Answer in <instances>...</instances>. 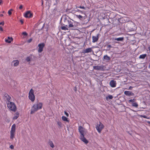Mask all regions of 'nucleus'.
Segmentation results:
<instances>
[{"mask_svg":"<svg viewBox=\"0 0 150 150\" xmlns=\"http://www.w3.org/2000/svg\"><path fill=\"white\" fill-rule=\"evenodd\" d=\"M42 103L40 102H38L34 104L32 107L30 114H32L38 110L42 109Z\"/></svg>","mask_w":150,"mask_h":150,"instance_id":"f257e3e1","label":"nucleus"},{"mask_svg":"<svg viewBox=\"0 0 150 150\" xmlns=\"http://www.w3.org/2000/svg\"><path fill=\"white\" fill-rule=\"evenodd\" d=\"M7 107L12 111L15 112L16 110V108L15 103L10 101H8L7 103Z\"/></svg>","mask_w":150,"mask_h":150,"instance_id":"f03ea898","label":"nucleus"},{"mask_svg":"<svg viewBox=\"0 0 150 150\" xmlns=\"http://www.w3.org/2000/svg\"><path fill=\"white\" fill-rule=\"evenodd\" d=\"M104 127V126L100 122H99V124H97L96 127V129L99 133H101L102 129Z\"/></svg>","mask_w":150,"mask_h":150,"instance_id":"7ed1b4c3","label":"nucleus"},{"mask_svg":"<svg viewBox=\"0 0 150 150\" xmlns=\"http://www.w3.org/2000/svg\"><path fill=\"white\" fill-rule=\"evenodd\" d=\"M93 69L97 70H104L105 68V67L103 65H97L93 67Z\"/></svg>","mask_w":150,"mask_h":150,"instance_id":"20e7f679","label":"nucleus"},{"mask_svg":"<svg viewBox=\"0 0 150 150\" xmlns=\"http://www.w3.org/2000/svg\"><path fill=\"white\" fill-rule=\"evenodd\" d=\"M45 46V44L43 43H42L39 44L38 45V52L39 53L41 52L43 50L44 47Z\"/></svg>","mask_w":150,"mask_h":150,"instance_id":"39448f33","label":"nucleus"},{"mask_svg":"<svg viewBox=\"0 0 150 150\" xmlns=\"http://www.w3.org/2000/svg\"><path fill=\"white\" fill-rule=\"evenodd\" d=\"M85 129L81 126H79L78 128L80 134V136L84 135Z\"/></svg>","mask_w":150,"mask_h":150,"instance_id":"423d86ee","label":"nucleus"},{"mask_svg":"<svg viewBox=\"0 0 150 150\" xmlns=\"http://www.w3.org/2000/svg\"><path fill=\"white\" fill-rule=\"evenodd\" d=\"M32 16L33 14L31 13L30 11H28L26 12L24 15V17L26 18H30Z\"/></svg>","mask_w":150,"mask_h":150,"instance_id":"0eeeda50","label":"nucleus"},{"mask_svg":"<svg viewBox=\"0 0 150 150\" xmlns=\"http://www.w3.org/2000/svg\"><path fill=\"white\" fill-rule=\"evenodd\" d=\"M4 98L5 99H6L7 101L6 103L8 101H10V100L11 98V97L7 93H4Z\"/></svg>","mask_w":150,"mask_h":150,"instance_id":"6e6552de","label":"nucleus"},{"mask_svg":"<svg viewBox=\"0 0 150 150\" xmlns=\"http://www.w3.org/2000/svg\"><path fill=\"white\" fill-rule=\"evenodd\" d=\"M80 139L85 144H87L88 143V141L84 137V135L80 136Z\"/></svg>","mask_w":150,"mask_h":150,"instance_id":"1a4fd4ad","label":"nucleus"},{"mask_svg":"<svg viewBox=\"0 0 150 150\" xmlns=\"http://www.w3.org/2000/svg\"><path fill=\"white\" fill-rule=\"evenodd\" d=\"M99 34H98L96 36H92V42H97L98 41V40L99 36Z\"/></svg>","mask_w":150,"mask_h":150,"instance_id":"9d476101","label":"nucleus"},{"mask_svg":"<svg viewBox=\"0 0 150 150\" xmlns=\"http://www.w3.org/2000/svg\"><path fill=\"white\" fill-rule=\"evenodd\" d=\"M124 93L126 95L129 96H134V95L133 93L129 91H125L124 92Z\"/></svg>","mask_w":150,"mask_h":150,"instance_id":"9b49d317","label":"nucleus"},{"mask_svg":"<svg viewBox=\"0 0 150 150\" xmlns=\"http://www.w3.org/2000/svg\"><path fill=\"white\" fill-rule=\"evenodd\" d=\"M28 97L32 102H33L35 100V97L34 94L29 95Z\"/></svg>","mask_w":150,"mask_h":150,"instance_id":"f8f14e48","label":"nucleus"},{"mask_svg":"<svg viewBox=\"0 0 150 150\" xmlns=\"http://www.w3.org/2000/svg\"><path fill=\"white\" fill-rule=\"evenodd\" d=\"M92 51V50L91 48H88L86 49L83 51V53H84L90 52Z\"/></svg>","mask_w":150,"mask_h":150,"instance_id":"ddd939ff","label":"nucleus"},{"mask_svg":"<svg viewBox=\"0 0 150 150\" xmlns=\"http://www.w3.org/2000/svg\"><path fill=\"white\" fill-rule=\"evenodd\" d=\"M13 38L12 37H8V39L5 40V41L6 42L10 43L12 41H13Z\"/></svg>","mask_w":150,"mask_h":150,"instance_id":"4468645a","label":"nucleus"},{"mask_svg":"<svg viewBox=\"0 0 150 150\" xmlns=\"http://www.w3.org/2000/svg\"><path fill=\"white\" fill-rule=\"evenodd\" d=\"M76 16L77 18H79L80 20H81L83 18H86L87 17V16L85 15V14H84L83 16H82L80 15H77Z\"/></svg>","mask_w":150,"mask_h":150,"instance_id":"2eb2a0df","label":"nucleus"},{"mask_svg":"<svg viewBox=\"0 0 150 150\" xmlns=\"http://www.w3.org/2000/svg\"><path fill=\"white\" fill-rule=\"evenodd\" d=\"M12 62L14 63L13 66L14 67L17 66L19 63V61L18 60H14Z\"/></svg>","mask_w":150,"mask_h":150,"instance_id":"dca6fc26","label":"nucleus"},{"mask_svg":"<svg viewBox=\"0 0 150 150\" xmlns=\"http://www.w3.org/2000/svg\"><path fill=\"white\" fill-rule=\"evenodd\" d=\"M16 125L13 124L12 126L11 132H15L16 130Z\"/></svg>","mask_w":150,"mask_h":150,"instance_id":"f3484780","label":"nucleus"},{"mask_svg":"<svg viewBox=\"0 0 150 150\" xmlns=\"http://www.w3.org/2000/svg\"><path fill=\"white\" fill-rule=\"evenodd\" d=\"M15 132H10V138L11 139H12V140H13L14 138V137Z\"/></svg>","mask_w":150,"mask_h":150,"instance_id":"a211bd4d","label":"nucleus"},{"mask_svg":"<svg viewBox=\"0 0 150 150\" xmlns=\"http://www.w3.org/2000/svg\"><path fill=\"white\" fill-rule=\"evenodd\" d=\"M62 120L64 121L67 122H69V120H68V118H67L66 117L64 116H63L62 117Z\"/></svg>","mask_w":150,"mask_h":150,"instance_id":"6ab92c4d","label":"nucleus"},{"mask_svg":"<svg viewBox=\"0 0 150 150\" xmlns=\"http://www.w3.org/2000/svg\"><path fill=\"white\" fill-rule=\"evenodd\" d=\"M69 25L68 27L69 28H74V26L73 25V23L71 22V21H68Z\"/></svg>","mask_w":150,"mask_h":150,"instance_id":"aec40b11","label":"nucleus"},{"mask_svg":"<svg viewBox=\"0 0 150 150\" xmlns=\"http://www.w3.org/2000/svg\"><path fill=\"white\" fill-rule=\"evenodd\" d=\"M48 144L50 145V146L52 148L54 147V146L53 144V143L52 142L51 140H50L48 142Z\"/></svg>","mask_w":150,"mask_h":150,"instance_id":"412c9836","label":"nucleus"},{"mask_svg":"<svg viewBox=\"0 0 150 150\" xmlns=\"http://www.w3.org/2000/svg\"><path fill=\"white\" fill-rule=\"evenodd\" d=\"M113 98V96L111 95H108L106 97V100H108L109 99H112Z\"/></svg>","mask_w":150,"mask_h":150,"instance_id":"4be33fe9","label":"nucleus"},{"mask_svg":"<svg viewBox=\"0 0 150 150\" xmlns=\"http://www.w3.org/2000/svg\"><path fill=\"white\" fill-rule=\"evenodd\" d=\"M132 106L135 107L136 108H138V104L136 102H134V103H132Z\"/></svg>","mask_w":150,"mask_h":150,"instance_id":"5701e85b","label":"nucleus"},{"mask_svg":"<svg viewBox=\"0 0 150 150\" xmlns=\"http://www.w3.org/2000/svg\"><path fill=\"white\" fill-rule=\"evenodd\" d=\"M16 115L13 117V120H16L19 117V114L18 112H16Z\"/></svg>","mask_w":150,"mask_h":150,"instance_id":"b1692460","label":"nucleus"},{"mask_svg":"<svg viewBox=\"0 0 150 150\" xmlns=\"http://www.w3.org/2000/svg\"><path fill=\"white\" fill-rule=\"evenodd\" d=\"M146 54H144L141 55L139 57V58L140 59H144L145 58V57H146Z\"/></svg>","mask_w":150,"mask_h":150,"instance_id":"393cba45","label":"nucleus"},{"mask_svg":"<svg viewBox=\"0 0 150 150\" xmlns=\"http://www.w3.org/2000/svg\"><path fill=\"white\" fill-rule=\"evenodd\" d=\"M136 99L135 98H133L132 99H130L129 100L128 102L129 103H134V102L136 101Z\"/></svg>","mask_w":150,"mask_h":150,"instance_id":"a878e982","label":"nucleus"},{"mask_svg":"<svg viewBox=\"0 0 150 150\" xmlns=\"http://www.w3.org/2000/svg\"><path fill=\"white\" fill-rule=\"evenodd\" d=\"M104 59L107 60H109L110 59V57L107 55H105L104 56Z\"/></svg>","mask_w":150,"mask_h":150,"instance_id":"bb28decb","label":"nucleus"},{"mask_svg":"<svg viewBox=\"0 0 150 150\" xmlns=\"http://www.w3.org/2000/svg\"><path fill=\"white\" fill-rule=\"evenodd\" d=\"M116 84V81L114 80H111L110 82V84Z\"/></svg>","mask_w":150,"mask_h":150,"instance_id":"cd10ccee","label":"nucleus"},{"mask_svg":"<svg viewBox=\"0 0 150 150\" xmlns=\"http://www.w3.org/2000/svg\"><path fill=\"white\" fill-rule=\"evenodd\" d=\"M61 28L62 30H68V28L65 26H62Z\"/></svg>","mask_w":150,"mask_h":150,"instance_id":"c85d7f7f","label":"nucleus"},{"mask_svg":"<svg viewBox=\"0 0 150 150\" xmlns=\"http://www.w3.org/2000/svg\"><path fill=\"white\" fill-rule=\"evenodd\" d=\"M44 25L42 23H40L38 25V27L39 28H41V29H42L44 27Z\"/></svg>","mask_w":150,"mask_h":150,"instance_id":"c756f323","label":"nucleus"},{"mask_svg":"<svg viewBox=\"0 0 150 150\" xmlns=\"http://www.w3.org/2000/svg\"><path fill=\"white\" fill-rule=\"evenodd\" d=\"M123 40V38H119L115 39V40L117 41H122Z\"/></svg>","mask_w":150,"mask_h":150,"instance_id":"7c9ffc66","label":"nucleus"},{"mask_svg":"<svg viewBox=\"0 0 150 150\" xmlns=\"http://www.w3.org/2000/svg\"><path fill=\"white\" fill-rule=\"evenodd\" d=\"M32 95L34 94L33 90L32 89H31L29 92V95Z\"/></svg>","mask_w":150,"mask_h":150,"instance_id":"2f4dec72","label":"nucleus"},{"mask_svg":"<svg viewBox=\"0 0 150 150\" xmlns=\"http://www.w3.org/2000/svg\"><path fill=\"white\" fill-rule=\"evenodd\" d=\"M138 116L140 117H142L144 118H146V119H149V118L147 117L145 115H138Z\"/></svg>","mask_w":150,"mask_h":150,"instance_id":"473e14b6","label":"nucleus"},{"mask_svg":"<svg viewBox=\"0 0 150 150\" xmlns=\"http://www.w3.org/2000/svg\"><path fill=\"white\" fill-rule=\"evenodd\" d=\"M31 58L30 57H27L26 58L25 60L27 62H29L30 61Z\"/></svg>","mask_w":150,"mask_h":150,"instance_id":"72a5a7b5","label":"nucleus"},{"mask_svg":"<svg viewBox=\"0 0 150 150\" xmlns=\"http://www.w3.org/2000/svg\"><path fill=\"white\" fill-rule=\"evenodd\" d=\"M13 11V10L12 9H11L9 10L8 11V15L9 16H10L11 14H12L11 11Z\"/></svg>","mask_w":150,"mask_h":150,"instance_id":"f704fd0d","label":"nucleus"},{"mask_svg":"<svg viewBox=\"0 0 150 150\" xmlns=\"http://www.w3.org/2000/svg\"><path fill=\"white\" fill-rule=\"evenodd\" d=\"M57 124L60 127H62V123L61 122L58 121L57 122Z\"/></svg>","mask_w":150,"mask_h":150,"instance_id":"c9c22d12","label":"nucleus"},{"mask_svg":"<svg viewBox=\"0 0 150 150\" xmlns=\"http://www.w3.org/2000/svg\"><path fill=\"white\" fill-rule=\"evenodd\" d=\"M64 114L67 117H68L69 116V114L66 111H65L64 112Z\"/></svg>","mask_w":150,"mask_h":150,"instance_id":"e433bc0d","label":"nucleus"},{"mask_svg":"<svg viewBox=\"0 0 150 150\" xmlns=\"http://www.w3.org/2000/svg\"><path fill=\"white\" fill-rule=\"evenodd\" d=\"M22 34L25 36L28 35L27 33L25 32H23Z\"/></svg>","mask_w":150,"mask_h":150,"instance_id":"4c0bfd02","label":"nucleus"},{"mask_svg":"<svg viewBox=\"0 0 150 150\" xmlns=\"http://www.w3.org/2000/svg\"><path fill=\"white\" fill-rule=\"evenodd\" d=\"M32 40V38H30L27 41V42L28 43H30V42Z\"/></svg>","mask_w":150,"mask_h":150,"instance_id":"58836bf2","label":"nucleus"},{"mask_svg":"<svg viewBox=\"0 0 150 150\" xmlns=\"http://www.w3.org/2000/svg\"><path fill=\"white\" fill-rule=\"evenodd\" d=\"M108 48H109V49L108 50H110V48L112 47V46L110 45H109L107 46Z\"/></svg>","mask_w":150,"mask_h":150,"instance_id":"ea45409f","label":"nucleus"},{"mask_svg":"<svg viewBox=\"0 0 150 150\" xmlns=\"http://www.w3.org/2000/svg\"><path fill=\"white\" fill-rule=\"evenodd\" d=\"M76 8H83V9L85 8L84 6H80L78 7H76Z\"/></svg>","mask_w":150,"mask_h":150,"instance_id":"a19ab883","label":"nucleus"},{"mask_svg":"<svg viewBox=\"0 0 150 150\" xmlns=\"http://www.w3.org/2000/svg\"><path fill=\"white\" fill-rule=\"evenodd\" d=\"M10 148L11 149H13L14 148V147L13 145H10Z\"/></svg>","mask_w":150,"mask_h":150,"instance_id":"79ce46f5","label":"nucleus"},{"mask_svg":"<svg viewBox=\"0 0 150 150\" xmlns=\"http://www.w3.org/2000/svg\"><path fill=\"white\" fill-rule=\"evenodd\" d=\"M74 91L76 92V91H77V88L76 87V86H75V87H74Z\"/></svg>","mask_w":150,"mask_h":150,"instance_id":"37998d69","label":"nucleus"},{"mask_svg":"<svg viewBox=\"0 0 150 150\" xmlns=\"http://www.w3.org/2000/svg\"><path fill=\"white\" fill-rule=\"evenodd\" d=\"M4 21H2L0 23V25H4Z\"/></svg>","mask_w":150,"mask_h":150,"instance_id":"c03bdc74","label":"nucleus"},{"mask_svg":"<svg viewBox=\"0 0 150 150\" xmlns=\"http://www.w3.org/2000/svg\"><path fill=\"white\" fill-rule=\"evenodd\" d=\"M23 7V6L22 5H21L19 7V8L20 9H21Z\"/></svg>","mask_w":150,"mask_h":150,"instance_id":"a18cd8bd","label":"nucleus"},{"mask_svg":"<svg viewBox=\"0 0 150 150\" xmlns=\"http://www.w3.org/2000/svg\"><path fill=\"white\" fill-rule=\"evenodd\" d=\"M132 88L133 87H132L131 86H130L129 87V88H126V89L131 90V89H132Z\"/></svg>","mask_w":150,"mask_h":150,"instance_id":"49530a36","label":"nucleus"},{"mask_svg":"<svg viewBox=\"0 0 150 150\" xmlns=\"http://www.w3.org/2000/svg\"><path fill=\"white\" fill-rule=\"evenodd\" d=\"M3 2L2 0H0V5H1L3 3Z\"/></svg>","mask_w":150,"mask_h":150,"instance_id":"de8ad7c7","label":"nucleus"},{"mask_svg":"<svg viewBox=\"0 0 150 150\" xmlns=\"http://www.w3.org/2000/svg\"><path fill=\"white\" fill-rule=\"evenodd\" d=\"M111 87H115L116 86V85H110Z\"/></svg>","mask_w":150,"mask_h":150,"instance_id":"09e8293b","label":"nucleus"},{"mask_svg":"<svg viewBox=\"0 0 150 150\" xmlns=\"http://www.w3.org/2000/svg\"><path fill=\"white\" fill-rule=\"evenodd\" d=\"M0 30L1 31H3V28L1 27L0 26Z\"/></svg>","mask_w":150,"mask_h":150,"instance_id":"8fccbe9b","label":"nucleus"},{"mask_svg":"<svg viewBox=\"0 0 150 150\" xmlns=\"http://www.w3.org/2000/svg\"><path fill=\"white\" fill-rule=\"evenodd\" d=\"M20 22L22 24H23V21L22 20H20Z\"/></svg>","mask_w":150,"mask_h":150,"instance_id":"3c124183","label":"nucleus"},{"mask_svg":"<svg viewBox=\"0 0 150 150\" xmlns=\"http://www.w3.org/2000/svg\"><path fill=\"white\" fill-rule=\"evenodd\" d=\"M0 16L1 17H2L3 16V15L2 14H1L0 15Z\"/></svg>","mask_w":150,"mask_h":150,"instance_id":"603ef678","label":"nucleus"},{"mask_svg":"<svg viewBox=\"0 0 150 150\" xmlns=\"http://www.w3.org/2000/svg\"><path fill=\"white\" fill-rule=\"evenodd\" d=\"M43 4V0H42V5Z\"/></svg>","mask_w":150,"mask_h":150,"instance_id":"864d4df0","label":"nucleus"},{"mask_svg":"<svg viewBox=\"0 0 150 150\" xmlns=\"http://www.w3.org/2000/svg\"><path fill=\"white\" fill-rule=\"evenodd\" d=\"M147 123H149V124H150V121H148L147 122Z\"/></svg>","mask_w":150,"mask_h":150,"instance_id":"5fc2aeb1","label":"nucleus"},{"mask_svg":"<svg viewBox=\"0 0 150 150\" xmlns=\"http://www.w3.org/2000/svg\"><path fill=\"white\" fill-rule=\"evenodd\" d=\"M132 110V111H133V112H136V111H135V110Z\"/></svg>","mask_w":150,"mask_h":150,"instance_id":"6e6d98bb","label":"nucleus"},{"mask_svg":"<svg viewBox=\"0 0 150 150\" xmlns=\"http://www.w3.org/2000/svg\"><path fill=\"white\" fill-rule=\"evenodd\" d=\"M2 13H5V12L4 11H3L2 12Z\"/></svg>","mask_w":150,"mask_h":150,"instance_id":"4d7b16f0","label":"nucleus"},{"mask_svg":"<svg viewBox=\"0 0 150 150\" xmlns=\"http://www.w3.org/2000/svg\"><path fill=\"white\" fill-rule=\"evenodd\" d=\"M149 67L150 68V64L149 65Z\"/></svg>","mask_w":150,"mask_h":150,"instance_id":"13d9d810","label":"nucleus"},{"mask_svg":"<svg viewBox=\"0 0 150 150\" xmlns=\"http://www.w3.org/2000/svg\"><path fill=\"white\" fill-rule=\"evenodd\" d=\"M126 18H124V20H125V19Z\"/></svg>","mask_w":150,"mask_h":150,"instance_id":"bf43d9fd","label":"nucleus"}]
</instances>
